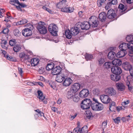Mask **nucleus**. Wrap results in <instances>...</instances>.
<instances>
[{
  "mask_svg": "<svg viewBox=\"0 0 133 133\" xmlns=\"http://www.w3.org/2000/svg\"><path fill=\"white\" fill-rule=\"evenodd\" d=\"M43 5H44V6H43L42 7L43 9L45 10L46 11L49 13H51L52 12V11L46 6H48L49 5V4L48 2H47V3H46L45 2H44L43 3Z\"/></svg>",
  "mask_w": 133,
  "mask_h": 133,
  "instance_id": "obj_28",
  "label": "nucleus"
},
{
  "mask_svg": "<svg viewBox=\"0 0 133 133\" xmlns=\"http://www.w3.org/2000/svg\"><path fill=\"white\" fill-rule=\"evenodd\" d=\"M61 70V68L59 66H56L52 70L51 74L53 75H58Z\"/></svg>",
  "mask_w": 133,
  "mask_h": 133,
  "instance_id": "obj_13",
  "label": "nucleus"
},
{
  "mask_svg": "<svg viewBox=\"0 0 133 133\" xmlns=\"http://www.w3.org/2000/svg\"><path fill=\"white\" fill-rule=\"evenodd\" d=\"M108 57L109 59L112 60L116 57V54L113 51H111L108 54Z\"/></svg>",
  "mask_w": 133,
  "mask_h": 133,
  "instance_id": "obj_26",
  "label": "nucleus"
},
{
  "mask_svg": "<svg viewBox=\"0 0 133 133\" xmlns=\"http://www.w3.org/2000/svg\"><path fill=\"white\" fill-rule=\"evenodd\" d=\"M49 31L52 35L56 36L57 35L58 28L57 26L54 24H50L48 27Z\"/></svg>",
  "mask_w": 133,
  "mask_h": 133,
  "instance_id": "obj_2",
  "label": "nucleus"
},
{
  "mask_svg": "<svg viewBox=\"0 0 133 133\" xmlns=\"http://www.w3.org/2000/svg\"><path fill=\"white\" fill-rule=\"evenodd\" d=\"M123 68L126 70H129L130 69L132 68L131 65L128 62H125L123 63L122 65Z\"/></svg>",
  "mask_w": 133,
  "mask_h": 133,
  "instance_id": "obj_16",
  "label": "nucleus"
},
{
  "mask_svg": "<svg viewBox=\"0 0 133 133\" xmlns=\"http://www.w3.org/2000/svg\"><path fill=\"white\" fill-rule=\"evenodd\" d=\"M39 60L38 58H33L31 60V64L32 66H35L39 63Z\"/></svg>",
  "mask_w": 133,
  "mask_h": 133,
  "instance_id": "obj_23",
  "label": "nucleus"
},
{
  "mask_svg": "<svg viewBox=\"0 0 133 133\" xmlns=\"http://www.w3.org/2000/svg\"><path fill=\"white\" fill-rule=\"evenodd\" d=\"M117 3V1L116 0H112L111 2H109V4H110V5H111V4L113 5H115Z\"/></svg>",
  "mask_w": 133,
  "mask_h": 133,
  "instance_id": "obj_63",
  "label": "nucleus"
},
{
  "mask_svg": "<svg viewBox=\"0 0 133 133\" xmlns=\"http://www.w3.org/2000/svg\"><path fill=\"white\" fill-rule=\"evenodd\" d=\"M25 26L27 27L26 28L30 29L31 30L33 28V25L30 23H28L26 24L25 25Z\"/></svg>",
  "mask_w": 133,
  "mask_h": 133,
  "instance_id": "obj_53",
  "label": "nucleus"
},
{
  "mask_svg": "<svg viewBox=\"0 0 133 133\" xmlns=\"http://www.w3.org/2000/svg\"><path fill=\"white\" fill-rule=\"evenodd\" d=\"M116 86L119 91H123L125 89V86L124 84L122 83H117L116 84Z\"/></svg>",
  "mask_w": 133,
  "mask_h": 133,
  "instance_id": "obj_17",
  "label": "nucleus"
},
{
  "mask_svg": "<svg viewBox=\"0 0 133 133\" xmlns=\"http://www.w3.org/2000/svg\"><path fill=\"white\" fill-rule=\"evenodd\" d=\"M93 93L94 94L98 95L100 93V91L98 89H94L93 91Z\"/></svg>",
  "mask_w": 133,
  "mask_h": 133,
  "instance_id": "obj_49",
  "label": "nucleus"
},
{
  "mask_svg": "<svg viewBox=\"0 0 133 133\" xmlns=\"http://www.w3.org/2000/svg\"><path fill=\"white\" fill-rule=\"evenodd\" d=\"M126 83L129 89L131 91V86L130 84V82L128 81H126Z\"/></svg>",
  "mask_w": 133,
  "mask_h": 133,
  "instance_id": "obj_57",
  "label": "nucleus"
},
{
  "mask_svg": "<svg viewBox=\"0 0 133 133\" xmlns=\"http://www.w3.org/2000/svg\"><path fill=\"white\" fill-rule=\"evenodd\" d=\"M60 2L57 5V6L59 8H61L65 6L66 2V0H60Z\"/></svg>",
  "mask_w": 133,
  "mask_h": 133,
  "instance_id": "obj_21",
  "label": "nucleus"
},
{
  "mask_svg": "<svg viewBox=\"0 0 133 133\" xmlns=\"http://www.w3.org/2000/svg\"><path fill=\"white\" fill-rule=\"evenodd\" d=\"M10 2L11 4L15 5V4H18L19 3V2L18 0H10Z\"/></svg>",
  "mask_w": 133,
  "mask_h": 133,
  "instance_id": "obj_50",
  "label": "nucleus"
},
{
  "mask_svg": "<svg viewBox=\"0 0 133 133\" xmlns=\"http://www.w3.org/2000/svg\"><path fill=\"white\" fill-rule=\"evenodd\" d=\"M112 72L115 74L119 75L122 72L121 68L117 66L112 67L111 68Z\"/></svg>",
  "mask_w": 133,
  "mask_h": 133,
  "instance_id": "obj_10",
  "label": "nucleus"
},
{
  "mask_svg": "<svg viewBox=\"0 0 133 133\" xmlns=\"http://www.w3.org/2000/svg\"><path fill=\"white\" fill-rule=\"evenodd\" d=\"M13 33L14 35L16 36H19L21 34V32L17 29H15Z\"/></svg>",
  "mask_w": 133,
  "mask_h": 133,
  "instance_id": "obj_42",
  "label": "nucleus"
},
{
  "mask_svg": "<svg viewBox=\"0 0 133 133\" xmlns=\"http://www.w3.org/2000/svg\"><path fill=\"white\" fill-rule=\"evenodd\" d=\"M65 35L66 37L68 39H70L72 36V34L69 30H66L65 31Z\"/></svg>",
  "mask_w": 133,
  "mask_h": 133,
  "instance_id": "obj_33",
  "label": "nucleus"
},
{
  "mask_svg": "<svg viewBox=\"0 0 133 133\" xmlns=\"http://www.w3.org/2000/svg\"><path fill=\"white\" fill-rule=\"evenodd\" d=\"M81 29L82 30L88 29L91 26L89 22H84L82 23L81 25Z\"/></svg>",
  "mask_w": 133,
  "mask_h": 133,
  "instance_id": "obj_14",
  "label": "nucleus"
},
{
  "mask_svg": "<svg viewBox=\"0 0 133 133\" xmlns=\"http://www.w3.org/2000/svg\"><path fill=\"white\" fill-rule=\"evenodd\" d=\"M27 84L29 85H39L40 86H42V83L39 82H28L27 83Z\"/></svg>",
  "mask_w": 133,
  "mask_h": 133,
  "instance_id": "obj_30",
  "label": "nucleus"
},
{
  "mask_svg": "<svg viewBox=\"0 0 133 133\" xmlns=\"http://www.w3.org/2000/svg\"><path fill=\"white\" fill-rule=\"evenodd\" d=\"M106 0H98L97 1V4L99 5V6H100L103 5L105 3Z\"/></svg>",
  "mask_w": 133,
  "mask_h": 133,
  "instance_id": "obj_44",
  "label": "nucleus"
},
{
  "mask_svg": "<svg viewBox=\"0 0 133 133\" xmlns=\"http://www.w3.org/2000/svg\"><path fill=\"white\" fill-rule=\"evenodd\" d=\"M107 15L109 19H112L114 18L116 16L115 11L113 9H110L108 11Z\"/></svg>",
  "mask_w": 133,
  "mask_h": 133,
  "instance_id": "obj_8",
  "label": "nucleus"
},
{
  "mask_svg": "<svg viewBox=\"0 0 133 133\" xmlns=\"http://www.w3.org/2000/svg\"><path fill=\"white\" fill-rule=\"evenodd\" d=\"M72 81V80L70 78H66L63 82V85L66 87L68 86L71 84Z\"/></svg>",
  "mask_w": 133,
  "mask_h": 133,
  "instance_id": "obj_18",
  "label": "nucleus"
},
{
  "mask_svg": "<svg viewBox=\"0 0 133 133\" xmlns=\"http://www.w3.org/2000/svg\"><path fill=\"white\" fill-rule=\"evenodd\" d=\"M110 79L113 81L117 82L121 79L120 76L117 74H111L110 76Z\"/></svg>",
  "mask_w": 133,
  "mask_h": 133,
  "instance_id": "obj_15",
  "label": "nucleus"
},
{
  "mask_svg": "<svg viewBox=\"0 0 133 133\" xmlns=\"http://www.w3.org/2000/svg\"><path fill=\"white\" fill-rule=\"evenodd\" d=\"M120 117H117L116 118V119H114V121L116 123L118 124L119 123V122H120Z\"/></svg>",
  "mask_w": 133,
  "mask_h": 133,
  "instance_id": "obj_64",
  "label": "nucleus"
},
{
  "mask_svg": "<svg viewBox=\"0 0 133 133\" xmlns=\"http://www.w3.org/2000/svg\"><path fill=\"white\" fill-rule=\"evenodd\" d=\"M37 29L40 34L42 33V21L38 23L37 26Z\"/></svg>",
  "mask_w": 133,
  "mask_h": 133,
  "instance_id": "obj_40",
  "label": "nucleus"
},
{
  "mask_svg": "<svg viewBox=\"0 0 133 133\" xmlns=\"http://www.w3.org/2000/svg\"><path fill=\"white\" fill-rule=\"evenodd\" d=\"M129 101L128 100L126 101H124L122 103V105L124 108L126 107H127V105L129 103Z\"/></svg>",
  "mask_w": 133,
  "mask_h": 133,
  "instance_id": "obj_60",
  "label": "nucleus"
},
{
  "mask_svg": "<svg viewBox=\"0 0 133 133\" xmlns=\"http://www.w3.org/2000/svg\"><path fill=\"white\" fill-rule=\"evenodd\" d=\"M85 58L87 61L89 60L93 59V56L90 54L86 53L85 55Z\"/></svg>",
  "mask_w": 133,
  "mask_h": 133,
  "instance_id": "obj_35",
  "label": "nucleus"
},
{
  "mask_svg": "<svg viewBox=\"0 0 133 133\" xmlns=\"http://www.w3.org/2000/svg\"><path fill=\"white\" fill-rule=\"evenodd\" d=\"M9 31L8 28H5L2 31V32L4 34H7L8 33Z\"/></svg>",
  "mask_w": 133,
  "mask_h": 133,
  "instance_id": "obj_62",
  "label": "nucleus"
},
{
  "mask_svg": "<svg viewBox=\"0 0 133 133\" xmlns=\"http://www.w3.org/2000/svg\"><path fill=\"white\" fill-rule=\"evenodd\" d=\"M88 131V127L87 126H83L80 130L79 128V133H87Z\"/></svg>",
  "mask_w": 133,
  "mask_h": 133,
  "instance_id": "obj_29",
  "label": "nucleus"
},
{
  "mask_svg": "<svg viewBox=\"0 0 133 133\" xmlns=\"http://www.w3.org/2000/svg\"><path fill=\"white\" fill-rule=\"evenodd\" d=\"M119 47L120 50L125 51V50L126 51L127 49H133V46L131 45V43H123L119 45Z\"/></svg>",
  "mask_w": 133,
  "mask_h": 133,
  "instance_id": "obj_5",
  "label": "nucleus"
},
{
  "mask_svg": "<svg viewBox=\"0 0 133 133\" xmlns=\"http://www.w3.org/2000/svg\"><path fill=\"white\" fill-rule=\"evenodd\" d=\"M5 57L6 59L9 60L13 61L14 58H13L11 56L7 54L6 56H5Z\"/></svg>",
  "mask_w": 133,
  "mask_h": 133,
  "instance_id": "obj_52",
  "label": "nucleus"
},
{
  "mask_svg": "<svg viewBox=\"0 0 133 133\" xmlns=\"http://www.w3.org/2000/svg\"><path fill=\"white\" fill-rule=\"evenodd\" d=\"M61 10L62 11L66 12H68V7L62 8Z\"/></svg>",
  "mask_w": 133,
  "mask_h": 133,
  "instance_id": "obj_58",
  "label": "nucleus"
},
{
  "mask_svg": "<svg viewBox=\"0 0 133 133\" xmlns=\"http://www.w3.org/2000/svg\"><path fill=\"white\" fill-rule=\"evenodd\" d=\"M19 57L20 58H23L25 60L27 59L28 58V56L26 55L24 52H22L20 53Z\"/></svg>",
  "mask_w": 133,
  "mask_h": 133,
  "instance_id": "obj_37",
  "label": "nucleus"
},
{
  "mask_svg": "<svg viewBox=\"0 0 133 133\" xmlns=\"http://www.w3.org/2000/svg\"><path fill=\"white\" fill-rule=\"evenodd\" d=\"M127 54L126 51H124L122 50L116 54V57L117 58H121L124 57Z\"/></svg>",
  "mask_w": 133,
  "mask_h": 133,
  "instance_id": "obj_19",
  "label": "nucleus"
},
{
  "mask_svg": "<svg viewBox=\"0 0 133 133\" xmlns=\"http://www.w3.org/2000/svg\"><path fill=\"white\" fill-rule=\"evenodd\" d=\"M91 106L92 110L95 111L101 110L103 108V105L99 102L92 103Z\"/></svg>",
  "mask_w": 133,
  "mask_h": 133,
  "instance_id": "obj_3",
  "label": "nucleus"
},
{
  "mask_svg": "<svg viewBox=\"0 0 133 133\" xmlns=\"http://www.w3.org/2000/svg\"><path fill=\"white\" fill-rule=\"evenodd\" d=\"M22 34L25 37L30 36L32 35V31L30 29L25 28L22 30Z\"/></svg>",
  "mask_w": 133,
  "mask_h": 133,
  "instance_id": "obj_9",
  "label": "nucleus"
},
{
  "mask_svg": "<svg viewBox=\"0 0 133 133\" xmlns=\"http://www.w3.org/2000/svg\"><path fill=\"white\" fill-rule=\"evenodd\" d=\"M92 115V114L90 111H87L86 114V117L87 118L89 119Z\"/></svg>",
  "mask_w": 133,
  "mask_h": 133,
  "instance_id": "obj_46",
  "label": "nucleus"
},
{
  "mask_svg": "<svg viewBox=\"0 0 133 133\" xmlns=\"http://www.w3.org/2000/svg\"><path fill=\"white\" fill-rule=\"evenodd\" d=\"M47 31L46 28L45 26H42V34H45Z\"/></svg>",
  "mask_w": 133,
  "mask_h": 133,
  "instance_id": "obj_47",
  "label": "nucleus"
},
{
  "mask_svg": "<svg viewBox=\"0 0 133 133\" xmlns=\"http://www.w3.org/2000/svg\"><path fill=\"white\" fill-rule=\"evenodd\" d=\"M92 101L90 99L86 98L83 100L81 104V108L83 109H87L90 108Z\"/></svg>",
  "mask_w": 133,
  "mask_h": 133,
  "instance_id": "obj_1",
  "label": "nucleus"
},
{
  "mask_svg": "<svg viewBox=\"0 0 133 133\" xmlns=\"http://www.w3.org/2000/svg\"><path fill=\"white\" fill-rule=\"evenodd\" d=\"M2 47L4 49L7 50L8 47V45L6 40H3L1 42Z\"/></svg>",
  "mask_w": 133,
  "mask_h": 133,
  "instance_id": "obj_27",
  "label": "nucleus"
},
{
  "mask_svg": "<svg viewBox=\"0 0 133 133\" xmlns=\"http://www.w3.org/2000/svg\"><path fill=\"white\" fill-rule=\"evenodd\" d=\"M74 92H73L71 91H68L67 94V97L69 99H72L75 95Z\"/></svg>",
  "mask_w": 133,
  "mask_h": 133,
  "instance_id": "obj_31",
  "label": "nucleus"
},
{
  "mask_svg": "<svg viewBox=\"0 0 133 133\" xmlns=\"http://www.w3.org/2000/svg\"><path fill=\"white\" fill-rule=\"evenodd\" d=\"M21 49V47L20 45H17L15 46L13 48L14 51L16 52H18Z\"/></svg>",
  "mask_w": 133,
  "mask_h": 133,
  "instance_id": "obj_36",
  "label": "nucleus"
},
{
  "mask_svg": "<svg viewBox=\"0 0 133 133\" xmlns=\"http://www.w3.org/2000/svg\"><path fill=\"white\" fill-rule=\"evenodd\" d=\"M118 8L122 11H124L126 9V7L122 4H120L119 5Z\"/></svg>",
  "mask_w": 133,
  "mask_h": 133,
  "instance_id": "obj_45",
  "label": "nucleus"
},
{
  "mask_svg": "<svg viewBox=\"0 0 133 133\" xmlns=\"http://www.w3.org/2000/svg\"><path fill=\"white\" fill-rule=\"evenodd\" d=\"M73 98V101L75 102H77L79 100V98L77 96H76V95L74 96Z\"/></svg>",
  "mask_w": 133,
  "mask_h": 133,
  "instance_id": "obj_54",
  "label": "nucleus"
},
{
  "mask_svg": "<svg viewBox=\"0 0 133 133\" xmlns=\"http://www.w3.org/2000/svg\"><path fill=\"white\" fill-rule=\"evenodd\" d=\"M89 23L91 26L93 28L97 27L99 21L97 17L95 16H92L89 18Z\"/></svg>",
  "mask_w": 133,
  "mask_h": 133,
  "instance_id": "obj_4",
  "label": "nucleus"
},
{
  "mask_svg": "<svg viewBox=\"0 0 133 133\" xmlns=\"http://www.w3.org/2000/svg\"><path fill=\"white\" fill-rule=\"evenodd\" d=\"M112 63L113 65L117 66H120L122 64V62L120 60L116 59L112 61Z\"/></svg>",
  "mask_w": 133,
  "mask_h": 133,
  "instance_id": "obj_25",
  "label": "nucleus"
},
{
  "mask_svg": "<svg viewBox=\"0 0 133 133\" xmlns=\"http://www.w3.org/2000/svg\"><path fill=\"white\" fill-rule=\"evenodd\" d=\"M70 31L72 35H76L78 33L79 30L77 27H73L70 29Z\"/></svg>",
  "mask_w": 133,
  "mask_h": 133,
  "instance_id": "obj_24",
  "label": "nucleus"
},
{
  "mask_svg": "<svg viewBox=\"0 0 133 133\" xmlns=\"http://www.w3.org/2000/svg\"><path fill=\"white\" fill-rule=\"evenodd\" d=\"M101 101L104 104H108L110 103L111 100L110 98L107 95H101L100 96Z\"/></svg>",
  "mask_w": 133,
  "mask_h": 133,
  "instance_id": "obj_7",
  "label": "nucleus"
},
{
  "mask_svg": "<svg viewBox=\"0 0 133 133\" xmlns=\"http://www.w3.org/2000/svg\"><path fill=\"white\" fill-rule=\"evenodd\" d=\"M9 13H8L7 14V16L5 17V19L4 20V21H5V22H7L10 21L9 18L11 17V16H10L9 15Z\"/></svg>",
  "mask_w": 133,
  "mask_h": 133,
  "instance_id": "obj_51",
  "label": "nucleus"
},
{
  "mask_svg": "<svg viewBox=\"0 0 133 133\" xmlns=\"http://www.w3.org/2000/svg\"><path fill=\"white\" fill-rule=\"evenodd\" d=\"M133 39V36L132 35L127 36L126 37V39L127 41L129 42V43H131V45L133 46V41L132 40Z\"/></svg>",
  "mask_w": 133,
  "mask_h": 133,
  "instance_id": "obj_32",
  "label": "nucleus"
},
{
  "mask_svg": "<svg viewBox=\"0 0 133 133\" xmlns=\"http://www.w3.org/2000/svg\"><path fill=\"white\" fill-rule=\"evenodd\" d=\"M79 130V127H77L75 128L74 129L73 132H71V133H78Z\"/></svg>",
  "mask_w": 133,
  "mask_h": 133,
  "instance_id": "obj_55",
  "label": "nucleus"
},
{
  "mask_svg": "<svg viewBox=\"0 0 133 133\" xmlns=\"http://www.w3.org/2000/svg\"><path fill=\"white\" fill-rule=\"evenodd\" d=\"M106 14L104 12H102L99 15L98 18L101 21L104 22L105 21L106 18Z\"/></svg>",
  "mask_w": 133,
  "mask_h": 133,
  "instance_id": "obj_22",
  "label": "nucleus"
},
{
  "mask_svg": "<svg viewBox=\"0 0 133 133\" xmlns=\"http://www.w3.org/2000/svg\"><path fill=\"white\" fill-rule=\"evenodd\" d=\"M54 64H52L49 63L46 67V70L49 71L50 70H52L54 68Z\"/></svg>",
  "mask_w": 133,
  "mask_h": 133,
  "instance_id": "obj_38",
  "label": "nucleus"
},
{
  "mask_svg": "<svg viewBox=\"0 0 133 133\" xmlns=\"http://www.w3.org/2000/svg\"><path fill=\"white\" fill-rule=\"evenodd\" d=\"M42 102L44 104H46L47 102V99L45 98V96H43V94H42Z\"/></svg>",
  "mask_w": 133,
  "mask_h": 133,
  "instance_id": "obj_59",
  "label": "nucleus"
},
{
  "mask_svg": "<svg viewBox=\"0 0 133 133\" xmlns=\"http://www.w3.org/2000/svg\"><path fill=\"white\" fill-rule=\"evenodd\" d=\"M16 43V40L14 39H11L9 41V44L11 46H14Z\"/></svg>",
  "mask_w": 133,
  "mask_h": 133,
  "instance_id": "obj_43",
  "label": "nucleus"
},
{
  "mask_svg": "<svg viewBox=\"0 0 133 133\" xmlns=\"http://www.w3.org/2000/svg\"><path fill=\"white\" fill-rule=\"evenodd\" d=\"M105 94L109 96H114L116 94V91L113 88H109L105 89Z\"/></svg>",
  "mask_w": 133,
  "mask_h": 133,
  "instance_id": "obj_6",
  "label": "nucleus"
},
{
  "mask_svg": "<svg viewBox=\"0 0 133 133\" xmlns=\"http://www.w3.org/2000/svg\"><path fill=\"white\" fill-rule=\"evenodd\" d=\"M115 107L116 104L114 102L112 101L110 103L109 109L110 110H112L113 109H114Z\"/></svg>",
  "mask_w": 133,
  "mask_h": 133,
  "instance_id": "obj_39",
  "label": "nucleus"
},
{
  "mask_svg": "<svg viewBox=\"0 0 133 133\" xmlns=\"http://www.w3.org/2000/svg\"><path fill=\"white\" fill-rule=\"evenodd\" d=\"M65 76L64 75H57L56 78V80L58 82H61L65 78Z\"/></svg>",
  "mask_w": 133,
  "mask_h": 133,
  "instance_id": "obj_20",
  "label": "nucleus"
},
{
  "mask_svg": "<svg viewBox=\"0 0 133 133\" xmlns=\"http://www.w3.org/2000/svg\"><path fill=\"white\" fill-rule=\"evenodd\" d=\"M89 94L88 90L87 89H84L81 90L79 93V96L83 98L87 97Z\"/></svg>",
  "mask_w": 133,
  "mask_h": 133,
  "instance_id": "obj_12",
  "label": "nucleus"
},
{
  "mask_svg": "<svg viewBox=\"0 0 133 133\" xmlns=\"http://www.w3.org/2000/svg\"><path fill=\"white\" fill-rule=\"evenodd\" d=\"M27 22L28 21L27 19H23L17 22V25L24 24L27 23Z\"/></svg>",
  "mask_w": 133,
  "mask_h": 133,
  "instance_id": "obj_41",
  "label": "nucleus"
},
{
  "mask_svg": "<svg viewBox=\"0 0 133 133\" xmlns=\"http://www.w3.org/2000/svg\"><path fill=\"white\" fill-rule=\"evenodd\" d=\"M37 97L41 100L42 91L41 90H38L37 91Z\"/></svg>",
  "mask_w": 133,
  "mask_h": 133,
  "instance_id": "obj_48",
  "label": "nucleus"
},
{
  "mask_svg": "<svg viewBox=\"0 0 133 133\" xmlns=\"http://www.w3.org/2000/svg\"><path fill=\"white\" fill-rule=\"evenodd\" d=\"M5 12V10L3 9H0V18L4 16L3 15V13Z\"/></svg>",
  "mask_w": 133,
  "mask_h": 133,
  "instance_id": "obj_56",
  "label": "nucleus"
},
{
  "mask_svg": "<svg viewBox=\"0 0 133 133\" xmlns=\"http://www.w3.org/2000/svg\"><path fill=\"white\" fill-rule=\"evenodd\" d=\"M129 49L130 50L129 51V55L131 57H132L133 56V48Z\"/></svg>",
  "mask_w": 133,
  "mask_h": 133,
  "instance_id": "obj_61",
  "label": "nucleus"
},
{
  "mask_svg": "<svg viewBox=\"0 0 133 133\" xmlns=\"http://www.w3.org/2000/svg\"><path fill=\"white\" fill-rule=\"evenodd\" d=\"M112 66V63L110 62H106L105 63L104 65V67L106 68H111Z\"/></svg>",
  "mask_w": 133,
  "mask_h": 133,
  "instance_id": "obj_34",
  "label": "nucleus"
},
{
  "mask_svg": "<svg viewBox=\"0 0 133 133\" xmlns=\"http://www.w3.org/2000/svg\"><path fill=\"white\" fill-rule=\"evenodd\" d=\"M81 87V84L79 83H74L71 86V90L74 92H76L78 91Z\"/></svg>",
  "mask_w": 133,
  "mask_h": 133,
  "instance_id": "obj_11",
  "label": "nucleus"
}]
</instances>
